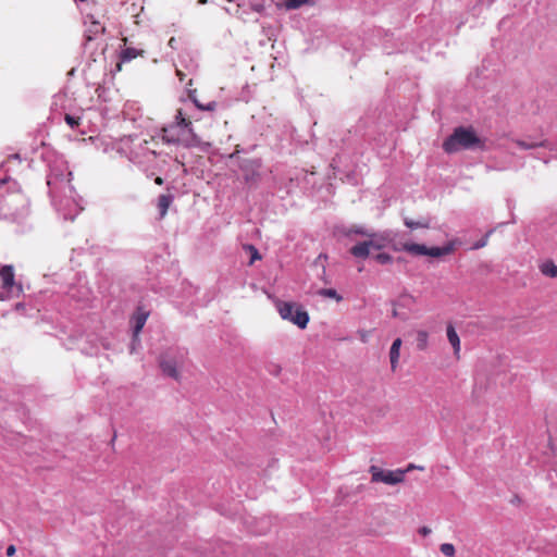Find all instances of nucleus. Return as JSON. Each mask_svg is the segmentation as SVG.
Here are the masks:
<instances>
[{"instance_id":"f257e3e1","label":"nucleus","mask_w":557,"mask_h":557,"mask_svg":"<svg viewBox=\"0 0 557 557\" xmlns=\"http://www.w3.org/2000/svg\"><path fill=\"white\" fill-rule=\"evenodd\" d=\"M47 185L52 205L64 220L73 221L83 210L76 191L71 184L72 172L63 158L49 162Z\"/></svg>"},{"instance_id":"f03ea898","label":"nucleus","mask_w":557,"mask_h":557,"mask_svg":"<svg viewBox=\"0 0 557 557\" xmlns=\"http://www.w3.org/2000/svg\"><path fill=\"white\" fill-rule=\"evenodd\" d=\"M158 145L153 137L146 139L139 136H126L114 141L113 149L144 171H148L158 166Z\"/></svg>"},{"instance_id":"7ed1b4c3","label":"nucleus","mask_w":557,"mask_h":557,"mask_svg":"<svg viewBox=\"0 0 557 557\" xmlns=\"http://www.w3.org/2000/svg\"><path fill=\"white\" fill-rule=\"evenodd\" d=\"M162 140L166 144L182 145L184 147H200L202 141L195 134L189 115L183 109H178L175 121L162 128Z\"/></svg>"},{"instance_id":"20e7f679","label":"nucleus","mask_w":557,"mask_h":557,"mask_svg":"<svg viewBox=\"0 0 557 557\" xmlns=\"http://www.w3.org/2000/svg\"><path fill=\"white\" fill-rule=\"evenodd\" d=\"M443 150L446 153H455L460 150H485V139L479 137L472 126H458L443 141Z\"/></svg>"},{"instance_id":"39448f33","label":"nucleus","mask_w":557,"mask_h":557,"mask_svg":"<svg viewBox=\"0 0 557 557\" xmlns=\"http://www.w3.org/2000/svg\"><path fill=\"white\" fill-rule=\"evenodd\" d=\"M395 251H406L412 256H430L440 258L450 255L455 249V242H448L443 247H426L423 244L404 243L400 247L394 246Z\"/></svg>"},{"instance_id":"423d86ee","label":"nucleus","mask_w":557,"mask_h":557,"mask_svg":"<svg viewBox=\"0 0 557 557\" xmlns=\"http://www.w3.org/2000/svg\"><path fill=\"white\" fill-rule=\"evenodd\" d=\"M0 300H11L23 293L22 284L15 281L13 265L7 264L0 268Z\"/></svg>"},{"instance_id":"0eeeda50","label":"nucleus","mask_w":557,"mask_h":557,"mask_svg":"<svg viewBox=\"0 0 557 557\" xmlns=\"http://www.w3.org/2000/svg\"><path fill=\"white\" fill-rule=\"evenodd\" d=\"M369 239L358 243L350 248V253L356 258L366 259L370 256V250H381L385 248L391 242L389 234L383 233H370Z\"/></svg>"},{"instance_id":"6e6552de","label":"nucleus","mask_w":557,"mask_h":557,"mask_svg":"<svg viewBox=\"0 0 557 557\" xmlns=\"http://www.w3.org/2000/svg\"><path fill=\"white\" fill-rule=\"evenodd\" d=\"M186 355L187 352L185 349H175L163 354L159 360L162 373L175 381H178L181 377L180 369L185 363Z\"/></svg>"},{"instance_id":"1a4fd4ad","label":"nucleus","mask_w":557,"mask_h":557,"mask_svg":"<svg viewBox=\"0 0 557 557\" xmlns=\"http://www.w3.org/2000/svg\"><path fill=\"white\" fill-rule=\"evenodd\" d=\"M281 319L288 320L304 330L309 323V313L305 307L296 302H281Z\"/></svg>"},{"instance_id":"9d476101","label":"nucleus","mask_w":557,"mask_h":557,"mask_svg":"<svg viewBox=\"0 0 557 557\" xmlns=\"http://www.w3.org/2000/svg\"><path fill=\"white\" fill-rule=\"evenodd\" d=\"M14 196L20 200H25L24 197L20 194V186L16 181L12 180L9 176L0 178V202H5L8 209H11V203L9 198Z\"/></svg>"},{"instance_id":"9b49d317","label":"nucleus","mask_w":557,"mask_h":557,"mask_svg":"<svg viewBox=\"0 0 557 557\" xmlns=\"http://www.w3.org/2000/svg\"><path fill=\"white\" fill-rule=\"evenodd\" d=\"M149 317V311L144 307H138L134 314L131 318V324L133 326V342H138V335L143 327L145 326L147 319Z\"/></svg>"},{"instance_id":"f8f14e48","label":"nucleus","mask_w":557,"mask_h":557,"mask_svg":"<svg viewBox=\"0 0 557 557\" xmlns=\"http://www.w3.org/2000/svg\"><path fill=\"white\" fill-rule=\"evenodd\" d=\"M403 341L401 338H396L392 343L391 349H389V361H391V369L392 371H396L398 367V361L400 357V347H401Z\"/></svg>"},{"instance_id":"ddd939ff","label":"nucleus","mask_w":557,"mask_h":557,"mask_svg":"<svg viewBox=\"0 0 557 557\" xmlns=\"http://www.w3.org/2000/svg\"><path fill=\"white\" fill-rule=\"evenodd\" d=\"M447 339L454 349V355L459 359L460 354V338L457 334L453 324H448L446 327Z\"/></svg>"},{"instance_id":"4468645a","label":"nucleus","mask_w":557,"mask_h":557,"mask_svg":"<svg viewBox=\"0 0 557 557\" xmlns=\"http://www.w3.org/2000/svg\"><path fill=\"white\" fill-rule=\"evenodd\" d=\"M406 471L404 470H395V471H385L384 482L385 484L395 485L401 483L405 480Z\"/></svg>"},{"instance_id":"2eb2a0df","label":"nucleus","mask_w":557,"mask_h":557,"mask_svg":"<svg viewBox=\"0 0 557 557\" xmlns=\"http://www.w3.org/2000/svg\"><path fill=\"white\" fill-rule=\"evenodd\" d=\"M67 293L77 301H87L90 296V289L85 285H81L79 288L71 287Z\"/></svg>"},{"instance_id":"dca6fc26","label":"nucleus","mask_w":557,"mask_h":557,"mask_svg":"<svg viewBox=\"0 0 557 557\" xmlns=\"http://www.w3.org/2000/svg\"><path fill=\"white\" fill-rule=\"evenodd\" d=\"M188 98L191 100V102L197 109L202 111H214L218 106L215 101H209L206 104L199 102L198 99L196 98V90H188Z\"/></svg>"},{"instance_id":"f3484780","label":"nucleus","mask_w":557,"mask_h":557,"mask_svg":"<svg viewBox=\"0 0 557 557\" xmlns=\"http://www.w3.org/2000/svg\"><path fill=\"white\" fill-rule=\"evenodd\" d=\"M243 253L248 259V264L251 265L255 261L261 259L258 249L250 244L243 245Z\"/></svg>"},{"instance_id":"a211bd4d","label":"nucleus","mask_w":557,"mask_h":557,"mask_svg":"<svg viewBox=\"0 0 557 557\" xmlns=\"http://www.w3.org/2000/svg\"><path fill=\"white\" fill-rule=\"evenodd\" d=\"M315 0H284L283 5L286 10H296L302 5L313 7Z\"/></svg>"},{"instance_id":"6ab92c4d","label":"nucleus","mask_w":557,"mask_h":557,"mask_svg":"<svg viewBox=\"0 0 557 557\" xmlns=\"http://www.w3.org/2000/svg\"><path fill=\"white\" fill-rule=\"evenodd\" d=\"M541 273L548 277H557V265L553 261H546L540 265Z\"/></svg>"},{"instance_id":"aec40b11","label":"nucleus","mask_w":557,"mask_h":557,"mask_svg":"<svg viewBox=\"0 0 557 557\" xmlns=\"http://www.w3.org/2000/svg\"><path fill=\"white\" fill-rule=\"evenodd\" d=\"M418 350H425L429 345V333L424 330H419L416 335Z\"/></svg>"},{"instance_id":"412c9836","label":"nucleus","mask_w":557,"mask_h":557,"mask_svg":"<svg viewBox=\"0 0 557 557\" xmlns=\"http://www.w3.org/2000/svg\"><path fill=\"white\" fill-rule=\"evenodd\" d=\"M404 223L410 230L429 228L430 227V220H428V219L421 220V221H413L409 218H405Z\"/></svg>"},{"instance_id":"4be33fe9","label":"nucleus","mask_w":557,"mask_h":557,"mask_svg":"<svg viewBox=\"0 0 557 557\" xmlns=\"http://www.w3.org/2000/svg\"><path fill=\"white\" fill-rule=\"evenodd\" d=\"M513 141H515V144L520 149H523V150H530V149H534V148H537V147H546V141L545 140L528 143V141H524V140L516 139Z\"/></svg>"},{"instance_id":"5701e85b","label":"nucleus","mask_w":557,"mask_h":557,"mask_svg":"<svg viewBox=\"0 0 557 557\" xmlns=\"http://www.w3.org/2000/svg\"><path fill=\"white\" fill-rule=\"evenodd\" d=\"M172 202V196L170 195H161L158 199V207L160 210V215L163 218L166 214V211Z\"/></svg>"},{"instance_id":"b1692460","label":"nucleus","mask_w":557,"mask_h":557,"mask_svg":"<svg viewBox=\"0 0 557 557\" xmlns=\"http://www.w3.org/2000/svg\"><path fill=\"white\" fill-rule=\"evenodd\" d=\"M139 54V50L135 48H125L121 51V60L122 62H129L135 59Z\"/></svg>"},{"instance_id":"393cba45","label":"nucleus","mask_w":557,"mask_h":557,"mask_svg":"<svg viewBox=\"0 0 557 557\" xmlns=\"http://www.w3.org/2000/svg\"><path fill=\"white\" fill-rule=\"evenodd\" d=\"M318 294L322 297L333 298L337 302L343 300V297L334 288H322L318 292Z\"/></svg>"},{"instance_id":"a878e982","label":"nucleus","mask_w":557,"mask_h":557,"mask_svg":"<svg viewBox=\"0 0 557 557\" xmlns=\"http://www.w3.org/2000/svg\"><path fill=\"white\" fill-rule=\"evenodd\" d=\"M369 472L372 475V482H384L385 471L382 469L377 468L376 466H371Z\"/></svg>"},{"instance_id":"bb28decb","label":"nucleus","mask_w":557,"mask_h":557,"mask_svg":"<svg viewBox=\"0 0 557 557\" xmlns=\"http://www.w3.org/2000/svg\"><path fill=\"white\" fill-rule=\"evenodd\" d=\"M373 259L380 264H391L393 263V257L386 252H380L373 256Z\"/></svg>"},{"instance_id":"cd10ccee","label":"nucleus","mask_w":557,"mask_h":557,"mask_svg":"<svg viewBox=\"0 0 557 557\" xmlns=\"http://www.w3.org/2000/svg\"><path fill=\"white\" fill-rule=\"evenodd\" d=\"M440 550L443 555L447 556V557H454L455 554H456V549H455V546L450 543H443L441 546H440Z\"/></svg>"},{"instance_id":"c85d7f7f","label":"nucleus","mask_w":557,"mask_h":557,"mask_svg":"<svg viewBox=\"0 0 557 557\" xmlns=\"http://www.w3.org/2000/svg\"><path fill=\"white\" fill-rule=\"evenodd\" d=\"M262 294L267 296V298L274 305V307L278 310V298L275 294V292L273 290H269V289H265L263 288L262 290Z\"/></svg>"},{"instance_id":"c756f323","label":"nucleus","mask_w":557,"mask_h":557,"mask_svg":"<svg viewBox=\"0 0 557 557\" xmlns=\"http://www.w3.org/2000/svg\"><path fill=\"white\" fill-rule=\"evenodd\" d=\"M326 261H327V255H325V253H320V255L315 258V260H314L313 264H314L315 267H321V269H322V273H323V274H325V262H326Z\"/></svg>"},{"instance_id":"7c9ffc66","label":"nucleus","mask_w":557,"mask_h":557,"mask_svg":"<svg viewBox=\"0 0 557 557\" xmlns=\"http://www.w3.org/2000/svg\"><path fill=\"white\" fill-rule=\"evenodd\" d=\"M326 261H327V255H325V253H320V255L315 258V260H314L313 264H314L315 267H321V269H322V273H323V274H325V262H326Z\"/></svg>"},{"instance_id":"2f4dec72","label":"nucleus","mask_w":557,"mask_h":557,"mask_svg":"<svg viewBox=\"0 0 557 557\" xmlns=\"http://www.w3.org/2000/svg\"><path fill=\"white\" fill-rule=\"evenodd\" d=\"M65 122L71 128H75L79 125L81 117L72 114L65 115Z\"/></svg>"},{"instance_id":"473e14b6","label":"nucleus","mask_w":557,"mask_h":557,"mask_svg":"<svg viewBox=\"0 0 557 557\" xmlns=\"http://www.w3.org/2000/svg\"><path fill=\"white\" fill-rule=\"evenodd\" d=\"M348 235L350 234H358V235H362V236H369V232L363 228L362 226H354L349 230V232L347 233Z\"/></svg>"},{"instance_id":"72a5a7b5","label":"nucleus","mask_w":557,"mask_h":557,"mask_svg":"<svg viewBox=\"0 0 557 557\" xmlns=\"http://www.w3.org/2000/svg\"><path fill=\"white\" fill-rule=\"evenodd\" d=\"M90 22L91 24L94 25V29L92 32L95 34H98V33H103L104 32V27L99 23V22H96L92 20V16H90Z\"/></svg>"},{"instance_id":"f704fd0d","label":"nucleus","mask_w":557,"mask_h":557,"mask_svg":"<svg viewBox=\"0 0 557 557\" xmlns=\"http://www.w3.org/2000/svg\"><path fill=\"white\" fill-rule=\"evenodd\" d=\"M491 233H492V231L486 234L485 238H483L482 240L475 243L473 245V248L474 249H480V248L484 247L486 245V243H487V238H488Z\"/></svg>"},{"instance_id":"c9c22d12","label":"nucleus","mask_w":557,"mask_h":557,"mask_svg":"<svg viewBox=\"0 0 557 557\" xmlns=\"http://www.w3.org/2000/svg\"><path fill=\"white\" fill-rule=\"evenodd\" d=\"M419 533L423 536H428L431 533V529L428 527H422L419 529Z\"/></svg>"},{"instance_id":"e433bc0d","label":"nucleus","mask_w":557,"mask_h":557,"mask_svg":"<svg viewBox=\"0 0 557 557\" xmlns=\"http://www.w3.org/2000/svg\"><path fill=\"white\" fill-rule=\"evenodd\" d=\"M16 552V548L14 545H9L8 548H7V556H13Z\"/></svg>"},{"instance_id":"4c0bfd02","label":"nucleus","mask_w":557,"mask_h":557,"mask_svg":"<svg viewBox=\"0 0 557 557\" xmlns=\"http://www.w3.org/2000/svg\"><path fill=\"white\" fill-rule=\"evenodd\" d=\"M11 162H20V156L18 154H13L11 156L8 161H7V164L11 163Z\"/></svg>"},{"instance_id":"58836bf2","label":"nucleus","mask_w":557,"mask_h":557,"mask_svg":"<svg viewBox=\"0 0 557 557\" xmlns=\"http://www.w3.org/2000/svg\"><path fill=\"white\" fill-rule=\"evenodd\" d=\"M359 335H360V339L363 342V343H367L368 342V333L366 331H359L358 332Z\"/></svg>"},{"instance_id":"ea45409f","label":"nucleus","mask_w":557,"mask_h":557,"mask_svg":"<svg viewBox=\"0 0 557 557\" xmlns=\"http://www.w3.org/2000/svg\"><path fill=\"white\" fill-rule=\"evenodd\" d=\"M252 8H253V10H255V11H257V12H260L261 10H263V5H262V4H260V3H253V4H252Z\"/></svg>"},{"instance_id":"a19ab883","label":"nucleus","mask_w":557,"mask_h":557,"mask_svg":"<svg viewBox=\"0 0 557 557\" xmlns=\"http://www.w3.org/2000/svg\"><path fill=\"white\" fill-rule=\"evenodd\" d=\"M139 344H140V339L139 338H138V342H135V343L132 341L131 352H134L136 347H137V345H139Z\"/></svg>"},{"instance_id":"79ce46f5","label":"nucleus","mask_w":557,"mask_h":557,"mask_svg":"<svg viewBox=\"0 0 557 557\" xmlns=\"http://www.w3.org/2000/svg\"><path fill=\"white\" fill-rule=\"evenodd\" d=\"M14 308H15L16 311L23 310L24 309V304L23 302H17Z\"/></svg>"},{"instance_id":"37998d69","label":"nucleus","mask_w":557,"mask_h":557,"mask_svg":"<svg viewBox=\"0 0 557 557\" xmlns=\"http://www.w3.org/2000/svg\"><path fill=\"white\" fill-rule=\"evenodd\" d=\"M176 74L180 77V79L183 81L184 74L182 73V71L181 70H176Z\"/></svg>"},{"instance_id":"c03bdc74","label":"nucleus","mask_w":557,"mask_h":557,"mask_svg":"<svg viewBox=\"0 0 557 557\" xmlns=\"http://www.w3.org/2000/svg\"><path fill=\"white\" fill-rule=\"evenodd\" d=\"M156 183H157V184H159V185H161V184H162V180H161L160 177H157V178H156Z\"/></svg>"},{"instance_id":"a18cd8bd","label":"nucleus","mask_w":557,"mask_h":557,"mask_svg":"<svg viewBox=\"0 0 557 557\" xmlns=\"http://www.w3.org/2000/svg\"><path fill=\"white\" fill-rule=\"evenodd\" d=\"M413 468H414V466H413V465H409V466H408V468H407L405 471L407 472V471H409V470H411V469H413Z\"/></svg>"},{"instance_id":"49530a36","label":"nucleus","mask_w":557,"mask_h":557,"mask_svg":"<svg viewBox=\"0 0 557 557\" xmlns=\"http://www.w3.org/2000/svg\"><path fill=\"white\" fill-rule=\"evenodd\" d=\"M393 315H394V317H397V312H396V310H394V311H393Z\"/></svg>"}]
</instances>
